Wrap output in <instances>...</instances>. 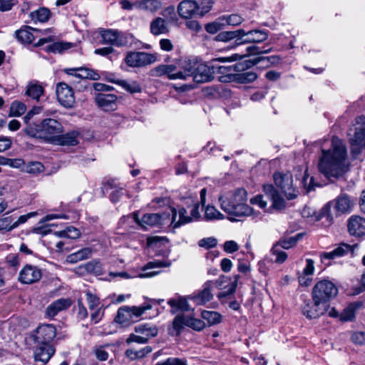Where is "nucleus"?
Segmentation results:
<instances>
[{"label": "nucleus", "instance_id": "f257e3e1", "mask_svg": "<svg viewBox=\"0 0 365 365\" xmlns=\"http://www.w3.org/2000/svg\"><path fill=\"white\" fill-rule=\"evenodd\" d=\"M319 158V170L326 177L339 178L344 172V162L346 158V148L338 137L331 139V148L322 150Z\"/></svg>", "mask_w": 365, "mask_h": 365}, {"label": "nucleus", "instance_id": "f03ea898", "mask_svg": "<svg viewBox=\"0 0 365 365\" xmlns=\"http://www.w3.org/2000/svg\"><path fill=\"white\" fill-rule=\"evenodd\" d=\"M240 275H235L233 281L225 275L220 276L215 281H207L202 286V289L197 293H193L189 296V299L192 300L197 305H203L210 302L213 298L212 289L214 287L218 289H223L228 287L226 291L220 292L217 295L219 299L226 297L235 292Z\"/></svg>", "mask_w": 365, "mask_h": 365}, {"label": "nucleus", "instance_id": "7ed1b4c3", "mask_svg": "<svg viewBox=\"0 0 365 365\" xmlns=\"http://www.w3.org/2000/svg\"><path fill=\"white\" fill-rule=\"evenodd\" d=\"M247 200V193L244 188H238L234 192L219 198L222 210L232 216L231 220H238L232 217H240L252 214L253 209L246 203Z\"/></svg>", "mask_w": 365, "mask_h": 365}, {"label": "nucleus", "instance_id": "20e7f679", "mask_svg": "<svg viewBox=\"0 0 365 365\" xmlns=\"http://www.w3.org/2000/svg\"><path fill=\"white\" fill-rule=\"evenodd\" d=\"M354 205V200L346 193L340 194L336 199L329 202L321 210L319 220H322L324 226H329L333 222L331 207L333 206L336 215L349 213Z\"/></svg>", "mask_w": 365, "mask_h": 365}, {"label": "nucleus", "instance_id": "39448f33", "mask_svg": "<svg viewBox=\"0 0 365 365\" xmlns=\"http://www.w3.org/2000/svg\"><path fill=\"white\" fill-rule=\"evenodd\" d=\"M51 29L39 30L31 26H24L16 31L15 36L18 41L23 44L34 43L35 47H39L45 43L53 42L54 38L53 36L43 37V35L49 33Z\"/></svg>", "mask_w": 365, "mask_h": 365}, {"label": "nucleus", "instance_id": "423d86ee", "mask_svg": "<svg viewBox=\"0 0 365 365\" xmlns=\"http://www.w3.org/2000/svg\"><path fill=\"white\" fill-rule=\"evenodd\" d=\"M61 124L56 120L46 118L40 123H34L26 127L24 132L31 137L46 138L60 133L62 131Z\"/></svg>", "mask_w": 365, "mask_h": 365}, {"label": "nucleus", "instance_id": "0eeeda50", "mask_svg": "<svg viewBox=\"0 0 365 365\" xmlns=\"http://www.w3.org/2000/svg\"><path fill=\"white\" fill-rule=\"evenodd\" d=\"M240 54L235 53L232 54V56L229 57H221V58H213V61H215L214 66H212L215 68V73H219L221 74L220 76H219V81L222 83H230L233 82L232 81H227L228 80L227 77H230V76H235L236 73L235 72H240L241 70L244 68V66L242 63H237L233 66H221L220 63H225V62H232L235 61L239 59H240Z\"/></svg>", "mask_w": 365, "mask_h": 365}, {"label": "nucleus", "instance_id": "6e6552de", "mask_svg": "<svg viewBox=\"0 0 365 365\" xmlns=\"http://www.w3.org/2000/svg\"><path fill=\"white\" fill-rule=\"evenodd\" d=\"M338 294L336 286L330 280L322 279L315 284L312 289V299H317L325 305Z\"/></svg>", "mask_w": 365, "mask_h": 365}, {"label": "nucleus", "instance_id": "1a4fd4ad", "mask_svg": "<svg viewBox=\"0 0 365 365\" xmlns=\"http://www.w3.org/2000/svg\"><path fill=\"white\" fill-rule=\"evenodd\" d=\"M103 44L110 46H125L132 44L133 36L131 34L123 33L118 30L105 29L101 32Z\"/></svg>", "mask_w": 365, "mask_h": 365}, {"label": "nucleus", "instance_id": "9d476101", "mask_svg": "<svg viewBox=\"0 0 365 365\" xmlns=\"http://www.w3.org/2000/svg\"><path fill=\"white\" fill-rule=\"evenodd\" d=\"M351 153L354 156L359 155L365 150V117L356 119V128L354 136L349 138Z\"/></svg>", "mask_w": 365, "mask_h": 365}, {"label": "nucleus", "instance_id": "9b49d317", "mask_svg": "<svg viewBox=\"0 0 365 365\" xmlns=\"http://www.w3.org/2000/svg\"><path fill=\"white\" fill-rule=\"evenodd\" d=\"M155 61V55L144 51H130L127 53L125 58V63L132 68L146 66Z\"/></svg>", "mask_w": 365, "mask_h": 365}, {"label": "nucleus", "instance_id": "f8f14e48", "mask_svg": "<svg viewBox=\"0 0 365 365\" xmlns=\"http://www.w3.org/2000/svg\"><path fill=\"white\" fill-rule=\"evenodd\" d=\"M140 316L141 312L137 307L123 306L118 309L115 322L122 327H128L138 322Z\"/></svg>", "mask_w": 365, "mask_h": 365}, {"label": "nucleus", "instance_id": "ddd939ff", "mask_svg": "<svg viewBox=\"0 0 365 365\" xmlns=\"http://www.w3.org/2000/svg\"><path fill=\"white\" fill-rule=\"evenodd\" d=\"M42 275V269L31 264H26L20 270L18 279L21 284H31L40 281Z\"/></svg>", "mask_w": 365, "mask_h": 365}, {"label": "nucleus", "instance_id": "4468645a", "mask_svg": "<svg viewBox=\"0 0 365 365\" xmlns=\"http://www.w3.org/2000/svg\"><path fill=\"white\" fill-rule=\"evenodd\" d=\"M56 96L58 102L66 108H71L76 103L74 93L71 87L65 83L56 86Z\"/></svg>", "mask_w": 365, "mask_h": 365}, {"label": "nucleus", "instance_id": "2eb2a0df", "mask_svg": "<svg viewBox=\"0 0 365 365\" xmlns=\"http://www.w3.org/2000/svg\"><path fill=\"white\" fill-rule=\"evenodd\" d=\"M273 178L275 185L281 189L287 200H292L296 197L295 190L292 187V179L290 175L276 173Z\"/></svg>", "mask_w": 365, "mask_h": 365}, {"label": "nucleus", "instance_id": "dca6fc26", "mask_svg": "<svg viewBox=\"0 0 365 365\" xmlns=\"http://www.w3.org/2000/svg\"><path fill=\"white\" fill-rule=\"evenodd\" d=\"M313 301L308 300L304 302L302 308V314L308 319H316L325 314L328 305H325L317 299H312Z\"/></svg>", "mask_w": 365, "mask_h": 365}, {"label": "nucleus", "instance_id": "f3484780", "mask_svg": "<svg viewBox=\"0 0 365 365\" xmlns=\"http://www.w3.org/2000/svg\"><path fill=\"white\" fill-rule=\"evenodd\" d=\"M215 61L212 59L207 64H197L192 80L197 83L211 81L215 74V68L212 67Z\"/></svg>", "mask_w": 365, "mask_h": 365}, {"label": "nucleus", "instance_id": "a211bd4d", "mask_svg": "<svg viewBox=\"0 0 365 365\" xmlns=\"http://www.w3.org/2000/svg\"><path fill=\"white\" fill-rule=\"evenodd\" d=\"M56 349L50 344L39 343L34 349V361L37 365H45L54 354Z\"/></svg>", "mask_w": 365, "mask_h": 365}, {"label": "nucleus", "instance_id": "6ab92c4d", "mask_svg": "<svg viewBox=\"0 0 365 365\" xmlns=\"http://www.w3.org/2000/svg\"><path fill=\"white\" fill-rule=\"evenodd\" d=\"M133 215L135 222L144 227L146 225L153 227L163 224L164 220L170 214L167 215L165 213H163L162 215L158 213H146L143 215L140 220L138 219L137 212H134Z\"/></svg>", "mask_w": 365, "mask_h": 365}, {"label": "nucleus", "instance_id": "aec40b11", "mask_svg": "<svg viewBox=\"0 0 365 365\" xmlns=\"http://www.w3.org/2000/svg\"><path fill=\"white\" fill-rule=\"evenodd\" d=\"M197 1L195 0H183L178 6L179 16L183 19L199 16Z\"/></svg>", "mask_w": 365, "mask_h": 365}, {"label": "nucleus", "instance_id": "412c9836", "mask_svg": "<svg viewBox=\"0 0 365 365\" xmlns=\"http://www.w3.org/2000/svg\"><path fill=\"white\" fill-rule=\"evenodd\" d=\"M198 63L192 59H185L180 64V68L175 71L176 79L187 80L193 78Z\"/></svg>", "mask_w": 365, "mask_h": 365}, {"label": "nucleus", "instance_id": "4be33fe9", "mask_svg": "<svg viewBox=\"0 0 365 365\" xmlns=\"http://www.w3.org/2000/svg\"><path fill=\"white\" fill-rule=\"evenodd\" d=\"M347 228L349 234L352 236L360 237L365 235V219L353 215L348 220Z\"/></svg>", "mask_w": 365, "mask_h": 365}, {"label": "nucleus", "instance_id": "5701e85b", "mask_svg": "<svg viewBox=\"0 0 365 365\" xmlns=\"http://www.w3.org/2000/svg\"><path fill=\"white\" fill-rule=\"evenodd\" d=\"M73 304L70 298H60L50 304L46 309V316L53 318L59 312L68 309Z\"/></svg>", "mask_w": 365, "mask_h": 365}, {"label": "nucleus", "instance_id": "b1692460", "mask_svg": "<svg viewBox=\"0 0 365 365\" xmlns=\"http://www.w3.org/2000/svg\"><path fill=\"white\" fill-rule=\"evenodd\" d=\"M349 252H353L352 247L346 243H341L331 252H324L321 253V260L325 263V260L334 259L346 255Z\"/></svg>", "mask_w": 365, "mask_h": 365}, {"label": "nucleus", "instance_id": "393cba45", "mask_svg": "<svg viewBox=\"0 0 365 365\" xmlns=\"http://www.w3.org/2000/svg\"><path fill=\"white\" fill-rule=\"evenodd\" d=\"M65 72L68 75L81 78L84 83L87 82V79L95 81L100 78V75L96 71L85 67L68 68L65 70Z\"/></svg>", "mask_w": 365, "mask_h": 365}, {"label": "nucleus", "instance_id": "a878e982", "mask_svg": "<svg viewBox=\"0 0 365 365\" xmlns=\"http://www.w3.org/2000/svg\"><path fill=\"white\" fill-rule=\"evenodd\" d=\"M263 191L272 202V207L275 210H282L285 207L284 200L279 195L278 191L272 185H264Z\"/></svg>", "mask_w": 365, "mask_h": 365}, {"label": "nucleus", "instance_id": "bb28decb", "mask_svg": "<svg viewBox=\"0 0 365 365\" xmlns=\"http://www.w3.org/2000/svg\"><path fill=\"white\" fill-rule=\"evenodd\" d=\"M36 331L39 343L50 344L56 336V329L53 324H42L37 328Z\"/></svg>", "mask_w": 365, "mask_h": 365}, {"label": "nucleus", "instance_id": "cd10ccee", "mask_svg": "<svg viewBox=\"0 0 365 365\" xmlns=\"http://www.w3.org/2000/svg\"><path fill=\"white\" fill-rule=\"evenodd\" d=\"M96 102L99 107L106 111L113 110L116 108L117 96L114 94L98 93Z\"/></svg>", "mask_w": 365, "mask_h": 365}, {"label": "nucleus", "instance_id": "c85d7f7f", "mask_svg": "<svg viewBox=\"0 0 365 365\" xmlns=\"http://www.w3.org/2000/svg\"><path fill=\"white\" fill-rule=\"evenodd\" d=\"M314 260L311 259H306V265L303 269L302 274L298 276V283L300 286L307 287L311 285L314 271Z\"/></svg>", "mask_w": 365, "mask_h": 365}, {"label": "nucleus", "instance_id": "c756f323", "mask_svg": "<svg viewBox=\"0 0 365 365\" xmlns=\"http://www.w3.org/2000/svg\"><path fill=\"white\" fill-rule=\"evenodd\" d=\"M172 221L173 228L180 227L182 225L192 222V217L187 215V210L184 207H180L178 210L174 207L171 208Z\"/></svg>", "mask_w": 365, "mask_h": 365}, {"label": "nucleus", "instance_id": "7c9ffc66", "mask_svg": "<svg viewBox=\"0 0 365 365\" xmlns=\"http://www.w3.org/2000/svg\"><path fill=\"white\" fill-rule=\"evenodd\" d=\"M104 191L109 192V198L113 203L118 202L126 193V190L123 187L117 186L113 181H108L104 185Z\"/></svg>", "mask_w": 365, "mask_h": 365}, {"label": "nucleus", "instance_id": "2f4dec72", "mask_svg": "<svg viewBox=\"0 0 365 365\" xmlns=\"http://www.w3.org/2000/svg\"><path fill=\"white\" fill-rule=\"evenodd\" d=\"M168 304L170 307V312L172 314H176L178 312H187L190 310V307L185 297L177 296L170 298L168 301Z\"/></svg>", "mask_w": 365, "mask_h": 365}, {"label": "nucleus", "instance_id": "473e14b6", "mask_svg": "<svg viewBox=\"0 0 365 365\" xmlns=\"http://www.w3.org/2000/svg\"><path fill=\"white\" fill-rule=\"evenodd\" d=\"M245 42L248 43H259L265 41L269 37L267 30L252 29L245 31Z\"/></svg>", "mask_w": 365, "mask_h": 365}, {"label": "nucleus", "instance_id": "72a5a7b5", "mask_svg": "<svg viewBox=\"0 0 365 365\" xmlns=\"http://www.w3.org/2000/svg\"><path fill=\"white\" fill-rule=\"evenodd\" d=\"M187 316L180 314L173 320L171 328L168 329V333L171 336H179L185 326H187Z\"/></svg>", "mask_w": 365, "mask_h": 365}, {"label": "nucleus", "instance_id": "f704fd0d", "mask_svg": "<svg viewBox=\"0 0 365 365\" xmlns=\"http://www.w3.org/2000/svg\"><path fill=\"white\" fill-rule=\"evenodd\" d=\"M177 66L173 64L169 65H160L155 67L153 70V75L155 76H167L170 80H176L175 71Z\"/></svg>", "mask_w": 365, "mask_h": 365}, {"label": "nucleus", "instance_id": "c9c22d12", "mask_svg": "<svg viewBox=\"0 0 365 365\" xmlns=\"http://www.w3.org/2000/svg\"><path fill=\"white\" fill-rule=\"evenodd\" d=\"M150 29L151 34L155 36L167 34L169 31L165 20L161 17H157L151 21Z\"/></svg>", "mask_w": 365, "mask_h": 365}, {"label": "nucleus", "instance_id": "e433bc0d", "mask_svg": "<svg viewBox=\"0 0 365 365\" xmlns=\"http://www.w3.org/2000/svg\"><path fill=\"white\" fill-rule=\"evenodd\" d=\"M78 132L73 130L58 135L56 140L58 144L61 145H76L78 143Z\"/></svg>", "mask_w": 365, "mask_h": 365}, {"label": "nucleus", "instance_id": "4c0bfd02", "mask_svg": "<svg viewBox=\"0 0 365 365\" xmlns=\"http://www.w3.org/2000/svg\"><path fill=\"white\" fill-rule=\"evenodd\" d=\"M227 78V81H232L238 83H249L255 81L257 75L253 71H245L243 73H236L235 76H230Z\"/></svg>", "mask_w": 365, "mask_h": 365}, {"label": "nucleus", "instance_id": "58836bf2", "mask_svg": "<svg viewBox=\"0 0 365 365\" xmlns=\"http://www.w3.org/2000/svg\"><path fill=\"white\" fill-rule=\"evenodd\" d=\"M152 351L153 349L150 346H146L139 350L130 348L126 349V351H125V355L130 360L135 361L145 357Z\"/></svg>", "mask_w": 365, "mask_h": 365}, {"label": "nucleus", "instance_id": "ea45409f", "mask_svg": "<svg viewBox=\"0 0 365 365\" xmlns=\"http://www.w3.org/2000/svg\"><path fill=\"white\" fill-rule=\"evenodd\" d=\"M81 274L92 273L101 275L103 273L102 264L99 261L93 260L79 267Z\"/></svg>", "mask_w": 365, "mask_h": 365}, {"label": "nucleus", "instance_id": "a19ab883", "mask_svg": "<svg viewBox=\"0 0 365 365\" xmlns=\"http://www.w3.org/2000/svg\"><path fill=\"white\" fill-rule=\"evenodd\" d=\"M92 250L89 247L83 248L67 257V262L70 263H76L78 261L84 260L91 256Z\"/></svg>", "mask_w": 365, "mask_h": 365}, {"label": "nucleus", "instance_id": "79ce46f5", "mask_svg": "<svg viewBox=\"0 0 365 365\" xmlns=\"http://www.w3.org/2000/svg\"><path fill=\"white\" fill-rule=\"evenodd\" d=\"M240 34H244L243 29H239L235 31H221L215 37V41L228 42L234 40V38L237 37Z\"/></svg>", "mask_w": 365, "mask_h": 365}, {"label": "nucleus", "instance_id": "37998d69", "mask_svg": "<svg viewBox=\"0 0 365 365\" xmlns=\"http://www.w3.org/2000/svg\"><path fill=\"white\" fill-rule=\"evenodd\" d=\"M135 331L145 334L146 337L150 338L158 335V329L156 326L149 324H139L135 327Z\"/></svg>", "mask_w": 365, "mask_h": 365}, {"label": "nucleus", "instance_id": "c03bdc74", "mask_svg": "<svg viewBox=\"0 0 365 365\" xmlns=\"http://www.w3.org/2000/svg\"><path fill=\"white\" fill-rule=\"evenodd\" d=\"M279 61V58L277 56H259L254 58L252 61L247 62V67H250L252 66L257 65L260 62H263L265 66H269L270 65H273L277 63Z\"/></svg>", "mask_w": 365, "mask_h": 365}, {"label": "nucleus", "instance_id": "a18cd8bd", "mask_svg": "<svg viewBox=\"0 0 365 365\" xmlns=\"http://www.w3.org/2000/svg\"><path fill=\"white\" fill-rule=\"evenodd\" d=\"M31 18L34 21L46 22L51 16V11L48 9L41 7L31 13Z\"/></svg>", "mask_w": 365, "mask_h": 365}, {"label": "nucleus", "instance_id": "49530a36", "mask_svg": "<svg viewBox=\"0 0 365 365\" xmlns=\"http://www.w3.org/2000/svg\"><path fill=\"white\" fill-rule=\"evenodd\" d=\"M201 317L206 320L209 325H214L221 322L222 316L217 312L204 310L201 313Z\"/></svg>", "mask_w": 365, "mask_h": 365}, {"label": "nucleus", "instance_id": "de8ad7c7", "mask_svg": "<svg viewBox=\"0 0 365 365\" xmlns=\"http://www.w3.org/2000/svg\"><path fill=\"white\" fill-rule=\"evenodd\" d=\"M358 308L357 304H350L348 307L344 309L339 315V319L341 322L352 321L355 318V312Z\"/></svg>", "mask_w": 365, "mask_h": 365}, {"label": "nucleus", "instance_id": "09e8293b", "mask_svg": "<svg viewBox=\"0 0 365 365\" xmlns=\"http://www.w3.org/2000/svg\"><path fill=\"white\" fill-rule=\"evenodd\" d=\"M43 87L36 83L28 85L26 93L32 98L38 100L40 96L43 93Z\"/></svg>", "mask_w": 365, "mask_h": 365}, {"label": "nucleus", "instance_id": "8fccbe9b", "mask_svg": "<svg viewBox=\"0 0 365 365\" xmlns=\"http://www.w3.org/2000/svg\"><path fill=\"white\" fill-rule=\"evenodd\" d=\"M224 28L225 26L221 16L216 19L215 21L207 23L205 25V31L210 34H215Z\"/></svg>", "mask_w": 365, "mask_h": 365}, {"label": "nucleus", "instance_id": "3c124183", "mask_svg": "<svg viewBox=\"0 0 365 365\" xmlns=\"http://www.w3.org/2000/svg\"><path fill=\"white\" fill-rule=\"evenodd\" d=\"M271 254L275 257L274 262L278 264L283 263L287 258V253L279 246V244L274 243L271 249Z\"/></svg>", "mask_w": 365, "mask_h": 365}, {"label": "nucleus", "instance_id": "603ef678", "mask_svg": "<svg viewBox=\"0 0 365 365\" xmlns=\"http://www.w3.org/2000/svg\"><path fill=\"white\" fill-rule=\"evenodd\" d=\"M221 18H222V20L225 27L227 25L233 26H239L244 21V19L237 14H230V15H223V16H221Z\"/></svg>", "mask_w": 365, "mask_h": 365}, {"label": "nucleus", "instance_id": "864d4df0", "mask_svg": "<svg viewBox=\"0 0 365 365\" xmlns=\"http://www.w3.org/2000/svg\"><path fill=\"white\" fill-rule=\"evenodd\" d=\"M71 47V43L65 42H53L51 44L48 45L45 50L48 52L53 53H62L63 51L69 49Z\"/></svg>", "mask_w": 365, "mask_h": 365}, {"label": "nucleus", "instance_id": "5fc2aeb1", "mask_svg": "<svg viewBox=\"0 0 365 365\" xmlns=\"http://www.w3.org/2000/svg\"><path fill=\"white\" fill-rule=\"evenodd\" d=\"M114 83L120 86L125 91L130 92V93H135L141 91L140 85L135 81L128 82L125 80H120L118 81H114Z\"/></svg>", "mask_w": 365, "mask_h": 365}, {"label": "nucleus", "instance_id": "6e6d98bb", "mask_svg": "<svg viewBox=\"0 0 365 365\" xmlns=\"http://www.w3.org/2000/svg\"><path fill=\"white\" fill-rule=\"evenodd\" d=\"M224 215L214 206L207 205L205 210V219L206 220H215L223 219Z\"/></svg>", "mask_w": 365, "mask_h": 365}, {"label": "nucleus", "instance_id": "4d7b16f0", "mask_svg": "<svg viewBox=\"0 0 365 365\" xmlns=\"http://www.w3.org/2000/svg\"><path fill=\"white\" fill-rule=\"evenodd\" d=\"M56 235L61 237L77 239L80 237V231L74 227H68L66 229L56 232Z\"/></svg>", "mask_w": 365, "mask_h": 365}, {"label": "nucleus", "instance_id": "13d9d810", "mask_svg": "<svg viewBox=\"0 0 365 365\" xmlns=\"http://www.w3.org/2000/svg\"><path fill=\"white\" fill-rule=\"evenodd\" d=\"M161 14L163 16V19L169 23L174 24L176 23L178 20L175 12V9L173 6H168L163 9Z\"/></svg>", "mask_w": 365, "mask_h": 365}, {"label": "nucleus", "instance_id": "bf43d9fd", "mask_svg": "<svg viewBox=\"0 0 365 365\" xmlns=\"http://www.w3.org/2000/svg\"><path fill=\"white\" fill-rule=\"evenodd\" d=\"M26 110V106L19 101H14L10 107L9 116H20Z\"/></svg>", "mask_w": 365, "mask_h": 365}, {"label": "nucleus", "instance_id": "052dcab7", "mask_svg": "<svg viewBox=\"0 0 365 365\" xmlns=\"http://www.w3.org/2000/svg\"><path fill=\"white\" fill-rule=\"evenodd\" d=\"M277 244H279V246L284 250H288L297 245V235L294 236H284L282 237Z\"/></svg>", "mask_w": 365, "mask_h": 365}, {"label": "nucleus", "instance_id": "680f3d73", "mask_svg": "<svg viewBox=\"0 0 365 365\" xmlns=\"http://www.w3.org/2000/svg\"><path fill=\"white\" fill-rule=\"evenodd\" d=\"M213 0H201L200 1H197V10L199 16H203L205 14H207L214 4Z\"/></svg>", "mask_w": 365, "mask_h": 365}, {"label": "nucleus", "instance_id": "e2e57ef3", "mask_svg": "<svg viewBox=\"0 0 365 365\" xmlns=\"http://www.w3.org/2000/svg\"><path fill=\"white\" fill-rule=\"evenodd\" d=\"M270 51H271L270 48H266L265 46H264L262 48H261L260 47H259L256 45L249 46L246 48L247 53L244 54V55H240L241 56L240 59L244 57L251 56V55L267 53H269Z\"/></svg>", "mask_w": 365, "mask_h": 365}, {"label": "nucleus", "instance_id": "0e129e2a", "mask_svg": "<svg viewBox=\"0 0 365 365\" xmlns=\"http://www.w3.org/2000/svg\"><path fill=\"white\" fill-rule=\"evenodd\" d=\"M187 327L191 329L200 331L205 327V322L199 319H195L191 316H187Z\"/></svg>", "mask_w": 365, "mask_h": 365}, {"label": "nucleus", "instance_id": "69168bd1", "mask_svg": "<svg viewBox=\"0 0 365 365\" xmlns=\"http://www.w3.org/2000/svg\"><path fill=\"white\" fill-rule=\"evenodd\" d=\"M43 165L37 161L30 162L26 165L25 170L28 173L38 174L43 171Z\"/></svg>", "mask_w": 365, "mask_h": 365}, {"label": "nucleus", "instance_id": "338daca9", "mask_svg": "<svg viewBox=\"0 0 365 365\" xmlns=\"http://www.w3.org/2000/svg\"><path fill=\"white\" fill-rule=\"evenodd\" d=\"M314 178L309 176L307 171H305L304 176L302 178V184L304 193L307 194L314 190V185L313 183Z\"/></svg>", "mask_w": 365, "mask_h": 365}, {"label": "nucleus", "instance_id": "774afa93", "mask_svg": "<svg viewBox=\"0 0 365 365\" xmlns=\"http://www.w3.org/2000/svg\"><path fill=\"white\" fill-rule=\"evenodd\" d=\"M155 365H187L185 359L169 357L165 361H159Z\"/></svg>", "mask_w": 365, "mask_h": 365}]
</instances>
